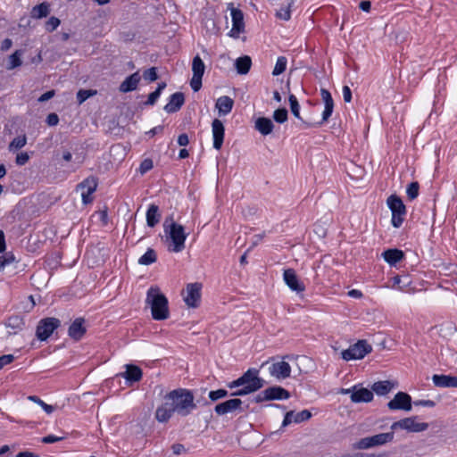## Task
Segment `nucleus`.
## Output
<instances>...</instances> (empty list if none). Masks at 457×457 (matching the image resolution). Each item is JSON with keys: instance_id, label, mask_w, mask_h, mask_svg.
<instances>
[{"instance_id": "nucleus-10", "label": "nucleus", "mask_w": 457, "mask_h": 457, "mask_svg": "<svg viewBox=\"0 0 457 457\" xmlns=\"http://www.w3.org/2000/svg\"><path fill=\"white\" fill-rule=\"evenodd\" d=\"M417 417H408L402 419L398 421L394 422L391 425V430H395L397 428L405 429L409 432H422L428 429V424L422 422H417L416 421Z\"/></svg>"}, {"instance_id": "nucleus-20", "label": "nucleus", "mask_w": 457, "mask_h": 457, "mask_svg": "<svg viewBox=\"0 0 457 457\" xmlns=\"http://www.w3.org/2000/svg\"><path fill=\"white\" fill-rule=\"evenodd\" d=\"M86 332H87V328L85 326V319L84 318L75 319L68 328L69 337L75 341L80 340L83 337V336L86 334Z\"/></svg>"}, {"instance_id": "nucleus-26", "label": "nucleus", "mask_w": 457, "mask_h": 457, "mask_svg": "<svg viewBox=\"0 0 457 457\" xmlns=\"http://www.w3.org/2000/svg\"><path fill=\"white\" fill-rule=\"evenodd\" d=\"M432 381L437 387H457V377L454 376L435 374Z\"/></svg>"}, {"instance_id": "nucleus-42", "label": "nucleus", "mask_w": 457, "mask_h": 457, "mask_svg": "<svg viewBox=\"0 0 457 457\" xmlns=\"http://www.w3.org/2000/svg\"><path fill=\"white\" fill-rule=\"evenodd\" d=\"M29 400H30V401L37 403L39 406H41L43 408V410L47 414H51L56 408L55 406L46 403L44 401H42L39 397H37L36 395L29 396Z\"/></svg>"}, {"instance_id": "nucleus-39", "label": "nucleus", "mask_w": 457, "mask_h": 457, "mask_svg": "<svg viewBox=\"0 0 457 457\" xmlns=\"http://www.w3.org/2000/svg\"><path fill=\"white\" fill-rule=\"evenodd\" d=\"M293 4L294 0H287V6L281 7L276 13L277 17L284 21H288L291 17L290 8Z\"/></svg>"}, {"instance_id": "nucleus-38", "label": "nucleus", "mask_w": 457, "mask_h": 457, "mask_svg": "<svg viewBox=\"0 0 457 457\" xmlns=\"http://www.w3.org/2000/svg\"><path fill=\"white\" fill-rule=\"evenodd\" d=\"M287 60L285 56H279L277 59L275 67L272 71L273 76H278L282 74L287 69Z\"/></svg>"}, {"instance_id": "nucleus-32", "label": "nucleus", "mask_w": 457, "mask_h": 457, "mask_svg": "<svg viewBox=\"0 0 457 457\" xmlns=\"http://www.w3.org/2000/svg\"><path fill=\"white\" fill-rule=\"evenodd\" d=\"M161 219L159 207L155 204H151L146 212V223L150 228L155 227Z\"/></svg>"}, {"instance_id": "nucleus-63", "label": "nucleus", "mask_w": 457, "mask_h": 457, "mask_svg": "<svg viewBox=\"0 0 457 457\" xmlns=\"http://www.w3.org/2000/svg\"><path fill=\"white\" fill-rule=\"evenodd\" d=\"M54 96V90L46 91V93H44L43 95H41V96H40V97L38 98V101H39V102H46V101H48V100H49V99H51Z\"/></svg>"}, {"instance_id": "nucleus-37", "label": "nucleus", "mask_w": 457, "mask_h": 457, "mask_svg": "<svg viewBox=\"0 0 457 457\" xmlns=\"http://www.w3.org/2000/svg\"><path fill=\"white\" fill-rule=\"evenodd\" d=\"M288 101L290 104L291 112L293 115L303 121L302 117L300 116V104L298 103V100L295 95H289Z\"/></svg>"}, {"instance_id": "nucleus-36", "label": "nucleus", "mask_w": 457, "mask_h": 457, "mask_svg": "<svg viewBox=\"0 0 457 457\" xmlns=\"http://www.w3.org/2000/svg\"><path fill=\"white\" fill-rule=\"evenodd\" d=\"M157 260L156 252L153 248H148L147 251L139 258L138 263L141 265H150Z\"/></svg>"}, {"instance_id": "nucleus-5", "label": "nucleus", "mask_w": 457, "mask_h": 457, "mask_svg": "<svg viewBox=\"0 0 457 457\" xmlns=\"http://www.w3.org/2000/svg\"><path fill=\"white\" fill-rule=\"evenodd\" d=\"M395 438L394 430L361 438L353 445V449L366 450L391 443Z\"/></svg>"}, {"instance_id": "nucleus-18", "label": "nucleus", "mask_w": 457, "mask_h": 457, "mask_svg": "<svg viewBox=\"0 0 457 457\" xmlns=\"http://www.w3.org/2000/svg\"><path fill=\"white\" fill-rule=\"evenodd\" d=\"M212 132L213 138V148L220 150L223 145L225 127L221 120L214 119L212 122Z\"/></svg>"}, {"instance_id": "nucleus-16", "label": "nucleus", "mask_w": 457, "mask_h": 457, "mask_svg": "<svg viewBox=\"0 0 457 457\" xmlns=\"http://www.w3.org/2000/svg\"><path fill=\"white\" fill-rule=\"evenodd\" d=\"M269 372L270 376L281 380L290 377L291 367L287 361H278L269 367Z\"/></svg>"}, {"instance_id": "nucleus-46", "label": "nucleus", "mask_w": 457, "mask_h": 457, "mask_svg": "<svg viewBox=\"0 0 457 457\" xmlns=\"http://www.w3.org/2000/svg\"><path fill=\"white\" fill-rule=\"evenodd\" d=\"M61 21L54 16L50 17L45 23V29L47 32L54 31L60 25Z\"/></svg>"}, {"instance_id": "nucleus-27", "label": "nucleus", "mask_w": 457, "mask_h": 457, "mask_svg": "<svg viewBox=\"0 0 457 457\" xmlns=\"http://www.w3.org/2000/svg\"><path fill=\"white\" fill-rule=\"evenodd\" d=\"M396 386V382L390 380L378 381L371 386V391L378 395H386Z\"/></svg>"}, {"instance_id": "nucleus-45", "label": "nucleus", "mask_w": 457, "mask_h": 457, "mask_svg": "<svg viewBox=\"0 0 457 457\" xmlns=\"http://www.w3.org/2000/svg\"><path fill=\"white\" fill-rule=\"evenodd\" d=\"M228 395V392L226 389H218V390H212L209 392V399L212 402H217L218 400L221 398H225Z\"/></svg>"}, {"instance_id": "nucleus-25", "label": "nucleus", "mask_w": 457, "mask_h": 457, "mask_svg": "<svg viewBox=\"0 0 457 457\" xmlns=\"http://www.w3.org/2000/svg\"><path fill=\"white\" fill-rule=\"evenodd\" d=\"M265 390L267 393L265 397H268L269 401L286 400L290 397V393L279 386H270Z\"/></svg>"}, {"instance_id": "nucleus-35", "label": "nucleus", "mask_w": 457, "mask_h": 457, "mask_svg": "<svg viewBox=\"0 0 457 457\" xmlns=\"http://www.w3.org/2000/svg\"><path fill=\"white\" fill-rule=\"evenodd\" d=\"M167 87L165 82H161L158 84L157 88L149 94L147 100L145 102V105H154L157 102L160 97L162 90Z\"/></svg>"}, {"instance_id": "nucleus-64", "label": "nucleus", "mask_w": 457, "mask_h": 457, "mask_svg": "<svg viewBox=\"0 0 457 457\" xmlns=\"http://www.w3.org/2000/svg\"><path fill=\"white\" fill-rule=\"evenodd\" d=\"M16 457H40L39 455L37 454H35L31 452H28V451H24V452H20Z\"/></svg>"}, {"instance_id": "nucleus-49", "label": "nucleus", "mask_w": 457, "mask_h": 457, "mask_svg": "<svg viewBox=\"0 0 457 457\" xmlns=\"http://www.w3.org/2000/svg\"><path fill=\"white\" fill-rule=\"evenodd\" d=\"M154 167L153 160L150 158L144 159L139 166V171L141 174H145Z\"/></svg>"}, {"instance_id": "nucleus-8", "label": "nucleus", "mask_w": 457, "mask_h": 457, "mask_svg": "<svg viewBox=\"0 0 457 457\" xmlns=\"http://www.w3.org/2000/svg\"><path fill=\"white\" fill-rule=\"evenodd\" d=\"M214 411L219 416L228 413H242L245 411L243 402L239 398H231L215 405Z\"/></svg>"}, {"instance_id": "nucleus-47", "label": "nucleus", "mask_w": 457, "mask_h": 457, "mask_svg": "<svg viewBox=\"0 0 457 457\" xmlns=\"http://www.w3.org/2000/svg\"><path fill=\"white\" fill-rule=\"evenodd\" d=\"M334 110V104H327L325 105L324 111L322 112V119L320 122L316 123L315 126H320L324 122L328 121L329 117L331 116Z\"/></svg>"}, {"instance_id": "nucleus-9", "label": "nucleus", "mask_w": 457, "mask_h": 457, "mask_svg": "<svg viewBox=\"0 0 457 457\" xmlns=\"http://www.w3.org/2000/svg\"><path fill=\"white\" fill-rule=\"evenodd\" d=\"M60 325L61 321L57 318L49 317L42 319L37 327L36 334L37 338L41 341L46 340Z\"/></svg>"}, {"instance_id": "nucleus-62", "label": "nucleus", "mask_w": 457, "mask_h": 457, "mask_svg": "<svg viewBox=\"0 0 457 457\" xmlns=\"http://www.w3.org/2000/svg\"><path fill=\"white\" fill-rule=\"evenodd\" d=\"M266 390L264 389L263 391L260 392L253 399V401L257 403H262V402H265V401H269V398L268 397H265L266 395Z\"/></svg>"}, {"instance_id": "nucleus-15", "label": "nucleus", "mask_w": 457, "mask_h": 457, "mask_svg": "<svg viewBox=\"0 0 457 457\" xmlns=\"http://www.w3.org/2000/svg\"><path fill=\"white\" fill-rule=\"evenodd\" d=\"M230 14L232 18V29L228 35L232 37H237L240 33L245 29L244 14L243 12L237 8L231 7Z\"/></svg>"}, {"instance_id": "nucleus-12", "label": "nucleus", "mask_w": 457, "mask_h": 457, "mask_svg": "<svg viewBox=\"0 0 457 457\" xmlns=\"http://www.w3.org/2000/svg\"><path fill=\"white\" fill-rule=\"evenodd\" d=\"M201 289L202 284L198 282L190 283L187 286V295L184 297V301L188 307L196 308L199 306L201 301Z\"/></svg>"}, {"instance_id": "nucleus-43", "label": "nucleus", "mask_w": 457, "mask_h": 457, "mask_svg": "<svg viewBox=\"0 0 457 457\" xmlns=\"http://www.w3.org/2000/svg\"><path fill=\"white\" fill-rule=\"evenodd\" d=\"M27 143L26 136L17 137L12 139V141L9 145V150L13 151L17 149L22 148Z\"/></svg>"}, {"instance_id": "nucleus-19", "label": "nucleus", "mask_w": 457, "mask_h": 457, "mask_svg": "<svg viewBox=\"0 0 457 457\" xmlns=\"http://www.w3.org/2000/svg\"><path fill=\"white\" fill-rule=\"evenodd\" d=\"M312 418V413L309 410H303L300 412L295 413L294 411H287L282 421V428L290 425L292 422L301 423L306 421Z\"/></svg>"}, {"instance_id": "nucleus-6", "label": "nucleus", "mask_w": 457, "mask_h": 457, "mask_svg": "<svg viewBox=\"0 0 457 457\" xmlns=\"http://www.w3.org/2000/svg\"><path fill=\"white\" fill-rule=\"evenodd\" d=\"M386 204L392 212V225L395 228H400L404 220L406 208L402 199L396 195H391Z\"/></svg>"}, {"instance_id": "nucleus-13", "label": "nucleus", "mask_w": 457, "mask_h": 457, "mask_svg": "<svg viewBox=\"0 0 457 457\" xmlns=\"http://www.w3.org/2000/svg\"><path fill=\"white\" fill-rule=\"evenodd\" d=\"M388 409L392 411L403 410L409 411L411 410V397L404 392H398L395 397L387 403Z\"/></svg>"}, {"instance_id": "nucleus-57", "label": "nucleus", "mask_w": 457, "mask_h": 457, "mask_svg": "<svg viewBox=\"0 0 457 457\" xmlns=\"http://www.w3.org/2000/svg\"><path fill=\"white\" fill-rule=\"evenodd\" d=\"M343 97L345 103H350L352 100V91L348 86L343 87Z\"/></svg>"}, {"instance_id": "nucleus-44", "label": "nucleus", "mask_w": 457, "mask_h": 457, "mask_svg": "<svg viewBox=\"0 0 457 457\" xmlns=\"http://www.w3.org/2000/svg\"><path fill=\"white\" fill-rule=\"evenodd\" d=\"M96 94V90L92 89H79L77 93V101L79 104L84 103L87 99H88L90 96Z\"/></svg>"}, {"instance_id": "nucleus-21", "label": "nucleus", "mask_w": 457, "mask_h": 457, "mask_svg": "<svg viewBox=\"0 0 457 457\" xmlns=\"http://www.w3.org/2000/svg\"><path fill=\"white\" fill-rule=\"evenodd\" d=\"M185 103V96L182 92H176L170 96L168 104L163 110L168 113H174L180 110Z\"/></svg>"}, {"instance_id": "nucleus-56", "label": "nucleus", "mask_w": 457, "mask_h": 457, "mask_svg": "<svg viewBox=\"0 0 457 457\" xmlns=\"http://www.w3.org/2000/svg\"><path fill=\"white\" fill-rule=\"evenodd\" d=\"M171 450H172L173 453L177 454V455L187 452V449L185 448L184 445L179 444V443L172 445Z\"/></svg>"}, {"instance_id": "nucleus-29", "label": "nucleus", "mask_w": 457, "mask_h": 457, "mask_svg": "<svg viewBox=\"0 0 457 457\" xmlns=\"http://www.w3.org/2000/svg\"><path fill=\"white\" fill-rule=\"evenodd\" d=\"M215 106L220 115H227L232 111L234 101L231 97L223 96L217 99Z\"/></svg>"}, {"instance_id": "nucleus-52", "label": "nucleus", "mask_w": 457, "mask_h": 457, "mask_svg": "<svg viewBox=\"0 0 457 457\" xmlns=\"http://www.w3.org/2000/svg\"><path fill=\"white\" fill-rule=\"evenodd\" d=\"M29 159V156L28 154V153L21 152L17 154L15 162H16L17 165L22 166L28 162Z\"/></svg>"}, {"instance_id": "nucleus-60", "label": "nucleus", "mask_w": 457, "mask_h": 457, "mask_svg": "<svg viewBox=\"0 0 457 457\" xmlns=\"http://www.w3.org/2000/svg\"><path fill=\"white\" fill-rule=\"evenodd\" d=\"M12 46V40L10 39V38H5L4 40H3L2 44H1V46H0V49L2 52H5L7 50H9Z\"/></svg>"}, {"instance_id": "nucleus-48", "label": "nucleus", "mask_w": 457, "mask_h": 457, "mask_svg": "<svg viewBox=\"0 0 457 457\" xmlns=\"http://www.w3.org/2000/svg\"><path fill=\"white\" fill-rule=\"evenodd\" d=\"M143 78L145 80L154 82L158 79L157 71L155 67L145 70L143 73Z\"/></svg>"}, {"instance_id": "nucleus-22", "label": "nucleus", "mask_w": 457, "mask_h": 457, "mask_svg": "<svg viewBox=\"0 0 457 457\" xmlns=\"http://www.w3.org/2000/svg\"><path fill=\"white\" fill-rule=\"evenodd\" d=\"M373 393L371 390H369L365 387H360L358 386L352 392V395L350 396L351 401L354 403H370L373 400Z\"/></svg>"}, {"instance_id": "nucleus-31", "label": "nucleus", "mask_w": 457, "mask_h": 457, "mask_svg": "<svg viewBox=\"0 0 457 457\" xmlns=\"http://www.w3.org/2000/svg\"><path fill=\"white\" fill-rule=\"evenodd\" d=\"M50 4L43 2L32 7L30 11V17L37 20L46 18L50 13Z\"/></svg>"}, {"instance_id": "nucleus-14", "label": "nucleus", "mask_w": 457, "mask_h": 457, "mask_svg": "<svg viewBox=\"0 0 457 457\" xmlns=\"http://www.w3.org/2000/svg\"><path fill=\"white\" fill-rule=\"evenodd\" d=\"M82 189L81 197L84 204L93 201L91 195L96 190L97 179L95 177H88L78 185Z\"/></svg>"}, {"instance_id": "nucleus-17", "label": "nucleus", "mask_w": 457, "mask_h": 457, "mask_svg": "<svg viewBox=\"0 0 457 457\" xmlns=\"http://www.w3.org/2000/svg\"><path fill=\"white\" fill-rule=\"evenodd\" d=\"M283 278L285 283L292 291L302 293L305 290L303 283L299 280L293 269L285 270Z\"/></svg>"}, {"instance_id": "nucleus-3", "label": "nucleus", "mask_w": 457, "mask_h": 457, "mask_svg": "<svg viewBox=\"0 0 457 457\" xmlns=\"http://www.w3.org/2000/svg\"><path fill=\"white\" fill-rule=\"evenodd\" d=\"M145 303L151 307L154 320H164L169 318V302L159 287H151L147 290Z\"/></svg>"}, {"instance_id": "nucleus-33", "label": "nucleus", "mask_w": 457, "mask_h": 457, "mask_svg": "<svg viewBox=\"0 0 457 457\" xmlns=\"http://www.w3.org/2000/svg\"><path fill=\"white\" fill-rule=\"evenodd\" d=\"M252 60L248 55L238 57L235 62V67L238 74L245 75L250 71Z\"/></svg>"}, {"instance_id": "nucleus-4", "label": "nucleus", "mask_w": 457, "mask_h": 457, "mask_svg": "<svg viewBox=\"0 0 457 457\" xmlns=\"http://www.w3.org/2000/svg\"><path fill=\"white\" fill-rule=\"evenodd\" d=\"M165 235L171 241L170 251L179 253L185 249V241L187 234L182 225L176 223L171 216L167 217L163 222Z\"/></svg>"}, {"instance_id": "nucleus-53", "label": "nucleus", "mask_w": 457, "mask_h": 457, "mask_svg": "<svg viewBox=\"0 0 457 457\" xmlns=\"http://www.w3.org/2000/svg\"><path fill=\"white\" fill-rule=\"evenodd\" d=\"M62 439H64V436H54V435H48L46 436H44L41 439V441L44 444H54V443H56V442H60Z\"/></svg>"}, {"instance_id": "nucleus-41", "label": "nucleus", "mask_w": 457, "mask_h": 457, "mask_svg": "<svg viewBox=\"0 0 457 457\" xmlns=\"http://www.w3.org/2000/svg\"><path fill=\"white\" fill-rule=\"evenodd\" d=\"M420 184L417 181H413L409 184L406 189L407 196L410 200H414L419 195Z\"/></svg>"}, {"instance_id": "nucleus-28", "label": "nucleus", "mask_w": 457, "mask_h": 457, "mask_svg": "<svg viewBox=\"0 0 457 457\" xmlns=\"http://www.w3.org/2000/svg\"><path fill=\"white\" fill-rule=\"evenodd\" d=\"M382 256L385 262L394 266L404 258V253L400 249L393 248L384 251Z\"/></svg>"}, {"instance_id": "nucleus-1", "label": "nucleus", "mask_w": 457, "mask_h": 457, "mask_svg": "<svg viewBox=\"0 0 457 457\" xmlns=\"http://www.w3.org/2000/svg\"><path fill=\"white\" fill-rule=\"evenodd\" d=\"M195 396L191 390L177 388L167 393L163 403L155 410L154 418L160 423H167L173 414L187 417L196 409Z\"/></svg>"}, {"instance_id": "nucleus-58", "label": "nucleus", "mask_w": 457, "mask_h": 457, "mask_svg": "<svg viewBox=\"0 0 457 457\" xmlns=\"http://www.w3.org/2000/svg\"><path fill=\"white\" fill-rule=\"evenodd\" d=\"M189 143V138H188V136L187 134L186 133H183V134H180L178 137V144L180 145V146H186Z\"/></svg>"}, {"instance_id": "nucleus-40", "label": "nucleus", "mask_w": 457, "mask_h": 457, "mask_svg": "<svg viewBox=\"0 0 457 457\" xmlns=\"http://www.w3.org/2000/svg\"><path fill=\"white\" fill-rule=\"evenodd\" d=\"M288 112L286 108H278L273 112V119L278 123H284L287 120Z\"/></svg>"}, {"instance_id": "nucleus-11", "label": "nucleus", "mask_w": 457, "mask_h": 457, "mask_svg": "<svg viewBox=\"0 0 457 457\" xmlns=\"http://www.w3.org/2000/svg\"><path fill=\"white\" fill-rule=\"evenodd\" d=\"M205 65L199 55L194 57L192 62L193 76L190 80V87L194 92H197L202 87V78L204 76Z\"/></svg>"}, {"instance_id": "nucleus-7", "label": "nucleus", "mask_w": 457, "mask_h": 457, "mask_svg": "<svg viewBox=\"0 0 457 457\" xmlns=\"http://www.w3.org/2000/svg\"><path fill=\"white\" fill-rule=\"evenodd\" d=\"M371 351L372 347L366 340H359L357 343L350 345L348 349L342 351L341 356L345 361L361 360Z\"/></svg>"}, {"instance_id": "nucleus-30", "label": "nucleus", "mask_w": 457, "mask_h": 457, "mask_svg": "<svg viewBox=\"0 0 457 457\" xmlns=\"http://www.w3.org/2000/svg\"><path fill=\"white\" fill-rule=\"evenodd\" d=\"M254 128L262 135L267 136L272 132L274 124L270 119L266 117H260L255 120Z\"/></svg>"}, {"instance_id": "nucleus-2", "label": "nucleus", "mask_w": 457, "mask_h": 457, "mask_svg": "<svg viewBox=\"0 0 457 457\" xmlns=\"http://www.w3.org/2000/svg\"><path fill=\"white\" fill-rule=\"evenodd\" d=\"M265 381L259 377V370L251 368L248 369L238 378L229 382L228 387L230 389L238 388L231 393V396H244L254 393L262 388Z\"/></svg>"}, {"instance_id": "nucleus-23", "label": "nucleus", "mask_w": 457, "mask_h": 457, "mask_svg": "<svg viewBox=\"0 0 457 457\" xmlns=\"http://www.w3.org/2000/svg\"><path fill=\"white\" fill-rule=\"evenodd\" d=\"M126 370L120 375L124 378L128 383L138 382L142 378V370L134 364H126Z\"/></svg>"}, {"instance_id": "nucleus-50", "label": "nucleus", "mask_w": 457, "mask_h": 457, "mask_svg": "<svg viewBox=\"0 0 457 457\" xmlns=\"http://www.w3.org/2000/svg\"><path fill=\"white\" fill-rule=\"evenodd\" d=\"M23 325L22 319L20 316H12L8 319L7 326L12 328H21Z\"/></svg>"}, {"instance_id": "nucleus-54", "label": "nucleus", "mask_w": 457, "mask_h": 457, "mask_svg": "<svg viewBox=\"0 0 457 457\" xmlns=\"http://www.w3.org/2000/svg\"><path fill=\"white\" fill-rule=\"evenodd\" d=\"M14 361V356L12 354H4L0 356V370H2L5 365L10 364Z\"/></svg>"}, {"instance_id": "nucleus-24", "label": "nucleus", "mask_w": 457, "mask_h": 457, "mask_svg": "<svg viewBox=\"0 0 457 457\" xmlns=\"http://www.w3.org/2000/svg\"><path fill=\"white\" fill-rule=\"evenodd\" d=\"M139 72H134L127 77L120 85L119 90L122 93H129L137 89V85L140 81Z\"/></svg>"}, {"instance_id": "nucleus-34", "label": "nucleus", "mask_w": 457, "mask_h": 457, "mask_svg": "<svg viewBox=\"0 0 457 457\" xmlns=\"http://www.w3.org/2000/svg\"><path fill=\"white\" fill-rule=\"evenodd\" d=\"M23 54V50L19 49L16 50L13 54H12L8 58V63L6 69L11 71L17 67H20L22 63L21 56Z\"/></svg>"}, {"instance_id": "nucleus-55", "label": "nucleus", "mask_w": 457, "mask_h": 457, "mask_svg": "<svg viewBox=\"0 0 457 457\" xmlns=\"http://www.w3.org/2000/svg\"><path fill=\"white\" fill-rule=\"evenodd\" d=\"M46 121L48 126H56L59 122V117L56 113L51 112L47 115Z\"/></svg>"}, {"instance_id": "nucleus-61", "label": "nucleus", "mask_w": 457, "mask_h": 457, "mask_svg": "<svg viewBox=\"0 0 457 457\" xmlns=\"http://www.w3.org/2000/svg\"><path fill=\"white\" fill-rule=\"evenodd\" d=\"M359 7L363 12H370L371 8V2L369 0H363L359 4Z\"/></svg>"}, {"instance_id": "nucleus-51", "label": "nucleus", "mask_w": 457, "mask_h": 457, "mask_svg": "<svg viewBox=\"0 0 457 457\" xmlns=\"http://www.w3.org/2000/svg\"><path fill=\"white\" fill-rule=\"evenodd\" d=\"M320 96H321V98H322L325 105H327V104H334V101H333L332 96H331L330 92L328 89L321 88L320 89Z\"/></svg>"}, {"instance_id": "nucleus-59", "label": "nucleus", "mask_w": 457, "mask_h": 457, "mask_svg": "<svg viewBox=\"0 0 457 457\" xmlns=\"http://www.w3.org/2000/svg\"><path fill=\"white\" fill-rule=\"evenodd\" d=\"M415 405H421L425 407H434L436 405L435 402L432 400H419L414 402Z\"/></svg>"}]
</instances>
